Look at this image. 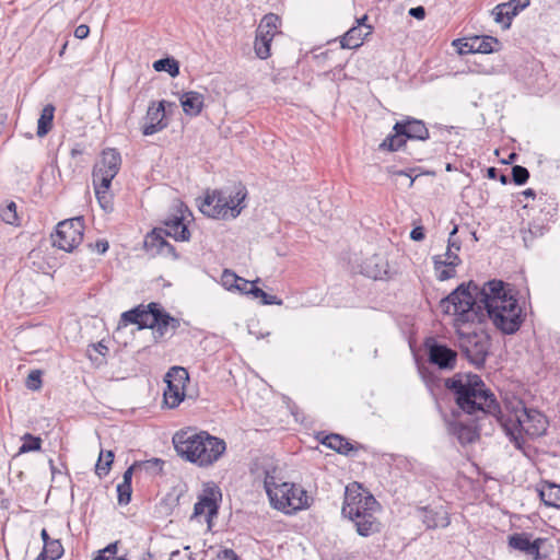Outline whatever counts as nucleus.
<instances>
[{
	"instance_id": "1",
	"label": "nucleus",
	"mask_w": 560,
	"mask_h": 560,
	"mask_svg": "<svg viewBox=\"0 0 560 560\" xmlns=\"http://www.w3.org/2000/svg\"><path fill=\"white\" fill-rule=\"evenodd\" d=\"M445 386L455 395L458 408L479 420L482 416L493 417L503 428L513 445L526 454L524 434L534 439L544 435L548 429L547 417L537 409L527 408L523 400L506 398L503 413L493 393L486 387L478 375L456 374L445 381Z\"/></svg>"
},
{
	"instance_id": "2",
	"label": "nucleus",
	"mask_w": 560,
	"mask_h": 560,
	"mask_svg": "<svg viewBox=\"0 0 560 560\" xmlns=\"http://www.w3.org/2000/svg\"><path fill=\"white\" fill-rule=\"evenodd\" d=\"M483 314L487 313L493 326L505 335L515 334L524 322V313L511 290L501 280L488 281L487 293H481Z\"/></svg>"
},
{
	"instance_id": "3",
	"label": "nucleus",
	"mask_w": 560,
	"mask_h": 560,
	"mask_svg": "<svg viewBox=\"0 0 560 560\" xmlns=\"http://www.w3.org/2000/svg\"><path fill=\"white\" fill-rule=\"evenodd\" d=\"M172 442L179 457L200 468L214 465L226 451L224 440L207 431L180 430L173 435Z\"/></svg>"
},
{
	"instance_id": "4",
	"label": "nucleus",
	"mask_w": 560,
	"mask_h": 560,
	"mask_svg": "<svg viewBox=\"0 0 560 560\" xmlns=\"http://www.w3.org/2000/svg\"><path fill=\"white\" fill-rule=\"evenodd\" d=\"M380 510L375 498L358 483L346 487L341 513L354 524L360 536L369 537L381 532L382 524L376 516Z\"/></svg>"
},
{
	"instance_id": "5",
	"label": "nucleus",
	"mask_w": 560,
	"mask_h": 560,
	"mask_svg": "<svg viewBox=\"0 0 560 560\" xmlns=\"http://www.w3.org/2000/svg\"><path fill=\"white\" fill-rule=\"evenodd\" d=\"M488 282L480 288L474 282L460 284L446 298L440 301V308L446 315L454 316L455 326L468 323H480L483 318L481 293H487Z\"/></svg>"
},
{
	"instance_id": "6",
	"label": "nucleus",
	"mask_w": 560,
	"mask_h": 560,
	"mask_svg": "<svg viewBox=\"0 0 560 560\" xmlns=\"http://www.w3.org/2000/svg\"><path fill=\"white\" fill-rule=\"evenodd\" d=\"M247 196L245 186L238 184L220 190L208 192L201 201L200 211L214 219L236 218L244 208Z\"/></svg>"
},
{
	"instance_id": "7",
	"label": "nucleus",
	"mask_w": 560,
	"mask_h": 560,
	"mask_svg": "<svg viewBox=\"0 0 560 560\" xmlns=\"http://www.w3.org/2000/svg\"><path fill=\"white\" fill-rule=\"evenodd\" d=\"M264 488L271 505L287 514L310 506V498L302 487L289 482H279V479L269 471L265 472Z\"/></svg>"
},
{
	"instance_id": "8",
	"label": "nucleus",
	"mask_w": 560,
	"mask_h": 560,
	"mask_svg": "<svg viewBox=\"0 0 560 560\" xmlns=\"http://www.w3.org/2000/svg\"><path fill=\"white\" fill-rule=\"evenodd\" d=\"M457 343L471 364L483 366L490 349V338L485 331H465L457 328Z\"/></svg>"
},
{
	"instance_id": "9",
	"label": "nucleus",
	"mask_w": 560,
	"mask_h": 560,
	"mask_svg": "<svg viewBox=\"0 0 560 560\" xmlns=\"http://www.w3.org/2000/svg\"><path fill=\"white\" fill-rule=\"evenodd\" d=\"M163 235L171 236L176 241H188L190 233L183 221V218L175 217L165 222V228L162 230H154L147 235L144 245L150 248H156L162 252L165 247L173 249V247L164 240Z\"/></svg>"
},
{
	"instance_id": "10",
	"label": "nucleus",
	"mask_w": 560,
	"mask_h": 560,
	"mask_svg": "<svg viewBox=\"0 0 560 560\" xmlns=\"http://www.w3.org/2000/svg\"><path fill=\"white\" fill-rule=\"evenodd\" d=\"M83 219L72 218L59 222L51 235L52 245L65 252H72L83 240Z\"/></svg>"
},
{
	"instance_id": "11",
	"label": "nucleus",
	"mask_w": 560,
	"mask_h": 560,
	"mask_svg": "<svg viewBox=\"0 0 560 560\" xmlns=\"http://www.w3.org/2000/svg\"><path fill=\"white\" fill-rule=\"evenodd\" d=\"M121 165V158L116 149H105L102 152L101 160L94 165L92 178L93 183L110 188L112 180L118 174Z\"/></svg>"
},
{
	"instance_id": "12",
	"label": "nucleus",
	"mask_w": 560,
	"mask_h": 560,
	"mask_svg": "<svg viewBox=\"0 0 560 560\" xmlns=\"http://www.w3.org/2000/svg\"><path fill=\"white\" fill-rule=\"evenodd\" d=\"M416 512L427 529L445 528L451 524L450 513L443 505L420 506Z\"/></svg>"
},
{
	"instance_id": "13",
	"label": "nucleus",
	"mask_w": 560,
	"mask_h": 560,
	"mask_svg": "<svg viewBox=\"0 0 560 560\" xmlns=\"http://www.w3.org/2000/svg\"><path fill=\"white\" fill-rule=\"evenodd\" d=\"M430 363L439 366L441 370H452L455 368L457 353L445 345L431 339L425 342Z\"/></svg>"
},
{
	"instance_id": "14",
	"label": "nucleus",
	"mask_w": 560,
	"mask_h": 560,
	"mask_svg": "<svg viewBox=\"0 0 560 560\" xmlns=\"http://www.w3.org/2000/svg\"><path fill=\"white\" fill-rule=\"evenodd\" d=\"M167 106H173V103L161 101L159 103H151L147 110L145 122L142 126V133L144 136H152L164 128L167 122L164 120L165 110Z\"/></svg>"
},
{
	"instance_id": "15",
	"label": "nucleus",
	"mask_w": 560,
	"mask_h": 560,
	"mask_svg": "<svg viewBox=\"0 0 560 560\" xmlns=\"http://www.w3.org/2000/svg\"><path fill=\"white\" fill-rule=\"evenodd\" d=\"M530 4L529 0H510L495 5L492 10L493 19L503 28H510L512 20Z\"/></svg>"
},
{
	"instance_id": "16",
	"label": "nucleus",
	"mask_w": 560,
	"mask_h": 560,
	"mask_svg": "<svg viewBox=\"0 0 560 560\" xmlns=\"http://www.w3.org/2000/svg\"><path fill=\"white\" fill-rule=\"evenodd\" d=\"M545 541V538L530 540V534L528 533H516L509 537V546L512 549L522 551L535 560H540L542 558L540 555V548Z\"/></svg>"
},
{
	"instance_id": "17",
	"label": "nucleus",
	"mask_w": 560,
	"mask_h": 560,
	"mask_svg": "<svg viewBox=\"0 0 560 560\" xmlns=\"http://www.w3.org/2000/svg\"><path fill=\"white\" fill-rule=\"evenodd\" d=\"M458 231L457 225L453 228L450 233L447 241V249L444 255H435L433 257V265L435 271H439L441 267H456L460 264L458 252L460 249V243L454 238Z\"/></svg>"
},
{
	"instance_id": "18",
	"label": "nucleus",
	"mask_w": 560,
	"mask_h": 560,
	"mask_svg": "<svg viewBox=\"0 0 560 560\" xmlns=\"http://www.w3.org/2000/svg\"><path fill=\"white\" fill-rule=\"evenodd\" d=\"M397 124H401L404 126V135L406 139L421 141L429 139V130L422 120L406 117L397 121Z\"/></svg>"
},
{
	"instance_id": "19",
	"label": "nucleus",
	"mask_w": 560,
	"mask_h": 560,
	"mask_svg": "<svg viewBox=\"0 0 560 560\" xmlns=\"http://www.w3.org/2000/svg\"><path fill=\"white\" fill-rule=\"evenodd\" d=\"M448 432L457 438L463 445L474 443L478 439L477 429L472 425L464 424L459 420H453L447 423Z\"/></svg>"
},
{
	"instance_id": "20",
	"label": "nucleus",
	"mask_w": 560,
	"mask_h": 560,
	"mask_svg": "<svg viewBox=\"0 0 560 560\" xmlns=\"http://www.w3.org/2000/svg\"><path fill=\"white\" fill-rule=\"evenodd\" d=\"M183 110L188 116H198L205 104V96L196 91H188L182 94L179 98Z\"/></svg>"
},
{
	"instance_id": "21",
	"label": "nucleus",
	"mask_w": 560,
	"mask_h": 560,
	"mask_svg": "<svg viewBox=\"0 0 560 560\" xmlns=\"http://www.w3.org/2000/svg\"><path fill=\"white\" fill-rule=\"evenodd\" d=\"M393 133L388 135L378 145L381 151L395 152L401 149L406 143V137L404 135L405 129L401 124H395L393 127Z\"/></svg>"
},
{
	"instance_id": "22",
	"label": "nucleus",
	"mask_w": 560,
	"mask_h": 560,
	"mask_svg": "<svg viewBox=\"0 0 560 560\" xmlns=\"http://www.w3.org/2000/svg\"><path fill=\"white\" fill-rule=\"evenodd\" d=\"M372 26H365V31L360 26H352L341 38V47L354 49L363 44L366 36L372 33Z\"/></svg>"
},
{
	"instance_id": "23",
	"label": "nucleus",
	"mask_w": 560,
	"mask_h": 560,
	"mask_svg": "<svg viewBox=\"0 0 560 560\" xmlns=\"http://www.w3.org/2000/svg\"><path fill=\"white\" fill-rule=\"evenodd\" d=\"M538 495L545 505L560 509V486L544 481L537 488Z\"/></svg>"
},
{
	"instance_id": "24",
	"label": "nucleus",
	"mask_w": 560,
	"mask_h": 560,
	"mask_svg": "<svg viewBox=\"0 0 560 560\" xmlns=\"http://www.w3.org/2000/svg\"><path fill=\"white\" fill-rule=\"evenodd\" d=\"M279 26H280V19L278 15L273 14V13H269V14H266L258 27H257V31H256V34L258 36H262L265 38H268L270 40L273 39V37L280 33L279 32Z\"/></svg>"
},
{
	"instance_id": "25",
	"label": "nucleus",
	"mask_w": 560,
	"mask_h": 560,
	"mask_svg": "<svg viewBox=\"0 0 560 560\" xmlns=\"http://www.w3.org/2000/svg\"><path fill=\"white\" fill-rule=\"evenodd\" d=\"M521 195L524 198H532L533 201L536 202V205L526 203L524 206L525 208L537 207L540 209V211H546V214H548V215H552L553 212L556 211V203H555L553 198H550L546 195H540L538 198H536V192L532 188L524 190Z\"/></svg>"
},
{
	"instance_id": "26",
	"label": "nucleus",
	"mask_w": 560,
	"mask_h": 560,
	"mask_svg": "<svg viewBox=\"0 0 560 560\" xmlns=\"http://www.w3.org/2000/svg\"><path fill=\"white\" fill-rule=\"evenodd\" d=\"M156 325H154V330L162 337L168 332H174L180 325L179 319L171 316L166 313L161 306L159 308Z\"/></svg>"
},
{
	"instance_id": "27",
	"label": "nucleus",
	"mask_w": 560,
	"mask_h": 560,
	"mask_svg": "<svg viewBox=\"0 0 560 560\" xmlns=\"http://www.w3.org/2000/svg\"><path fill=\"white\" fill-rule=\"evenodd\" d=\"M159 303H150L147 306L140 305V319H139V329L142 328H154V325L159 323Z\"/></svg>"
},
{
	"instance_id": "28",
	"label": "nucleus",
	"mask_w": 560,
	"mask_h": 560,
	"mask_svg": "<svg viewBox=\"0 0 560 560\" xmlns=\"http://www.w3.org/2000/svg\"><path fill=\"white\" fill-rule=\"evenodd\" d=\"M322 444L343 455H348L353 450L347 439L335 433L326 435L322 440Z\"/></svg>"
},
{
	"instance_id": "29",
	"label": "nucleus",
	"mask_w": 560,
	"mask_h": 560,
	"mask_svg": "<svg viewBox=\"0 0 560 560\" xmlns=\"http://www.w3.org/2000/svg\"><path fill=\"white\" fill-rule=\"evenodd\" d=\"M214 491L211 490L209 494L203 495L199 499V501L195 504L194 514L195 515H208L212 516L217 514L218 505L215 499L213 498Z\"/></svg>"
},
{
	"instance_id": "30",
	"label": "nucleus",
	"mask_w": 560,
	"mask_h": 560,
	"mask_svg": "<svg viewBox=\"0 0 560 560\" xmlns=\"http://www.w3.org/2000/svg\"><path fill=\"white\" fill-rule=\"evenodd\" d=\"M55 115V106L52 104H47L42 109L40 116L37 121V136L44 137L46 136L51 127Z\"/></svg>"
},
{
	"instance_id": "31",
	"label": "nucleus",
	"mask_w": 560,
	"mask_h": 560,
	"mask_svg": "<svg viewBox=\"0 0 560 560\" xmlns=\"http://www.w3.org/2000/svg\"><path fill=\"white\" fill-rule=\"evenodd\" d=\"M363 273L372 279H381L386 275V264L382 258L374 256L364 262Z\"/></svg>"
},
{
	"instance_id": "32",
	"label": "nucleus",
	"mask_w": 560,
	"mask_h": 560,
	"mask_svg": "<svg viewBox=\"0 0 560 560\" xmlns=\"http://www.w3.org/2000/svg\"><path fill=\"white\" fill-rule=\"evenodd\" d=\"M188 378L189 376L186 369L180 366H173L166 373L165 383L175 387L178 386L185 388Z\"/></svg>"
},
{
	"instance_id": "33",
	"label": "nucleus",
	"mask_w": 560,
	"mask_h": 560,
	"mask_svg": "<svg viewBox=\"0 0 560 560\" xmlns=\"http://www.w3.org/2000/svg\"><path fill=\"white\" fill-rule=\"evenodd\" d=\"M166 385V389L164 390V404L168 408H176L184 400L185 388Z\"/></svg>"
},
{
	"instance_id": "34",
	"label": "nucleus",
	"mask_w": 560,
	"mask_h": 560,
	"mask_svg": "<svg viewBox=\"0 0 560 560\" xmlns=\"http://www.w3.org/2000/svg\"><path fill=\"white\" fill-rule=\"evenodd\" d=\"M498 44V40L493 37H472L470 38V48L468 50H475L479 54H490L493 51V45Z\"/></svg>"
},
{
	"instance_id": "35",
	"label": "nucleus",
	"mask_w": 560,
	"mask_h": 560,
	"mask_svg": "<svg viewBox=\"0 0 560 560\" xmlns=\"http://www.w3.org/2000/svg\"><path fill=\"white\" fill-rule=\"evenodd\" d=\"M153 69L159 72L165 71L173 78L179 74V65L173 58H163L154 61Z\"/></svg>"
},
{
	"instance_id": "36",
	"label": "nucleus",
	"mask_w": 560,
	"mask_h": 560,
	"mask_svg": "<svg viewBox=\"0 0 560 560\" xmlns=\"http://www.w3.org/2000/svg\"><path fill=\"white\" fill-rule=\"evenodd\" d=\"M165 462L161 458H151L148 460L136 462L139 470H143L149 475H159L163 470Z\"/></svg>"
},
{
	"instance_id": "37",
	"label": "nucleus",
	"mask_w": 560,
	"mask_h": 560,
	"mask_svg": "<svg viewBox=\"0 0 560 560\" xmlns=\"http://www.w3.org/2000/svg\"><path fill=\"white\" fill-rule=\"evenodd\" d=\"M113 460L114 453L112 451L101 452L98 460L95 465V472L97 474V476H106L109 472Z\"/></svg>"
},
{
	"instance_id": "38",
	"label": "nucleus",
	"mask_w": 560,
	"mask_h": 560,
	"mask_svg": "<svg viewBox=\"0 0 560 560\" xmlns=\"http://www.w3.org/2000/svg\"><path fill=\"white\" fill-rule=\"evenodd\" d=\"M23 443L19 448V454L39 451L42 447V439L31 433H25L22 438Z\"/></svg>"
},
{
	"instance_id": "39",
	"label": "nucleus",
	"mask_w": 560,
	"mask_h": 560,
	"mask_svg": "<svg viewBox=\"0 0 560 560\" xmlns=\"http://www.w3.org/2000/svg\"><path fill=\"white\" fill-rule=\"evenodd\" d=\"M96 198L101 205V207L105 210H112V196L109 194V188H105L97 183H93Z\"/></svg>"
},
{
	"instance_id": "40",
	"label": "nucleus",
	"mask_w": 560,
	"mask_h": 560,
	"mask_svg": "<svg viewBox=\"0 0 560 560\" xmlns=\"http://www.w3.org/2000/svg\"><path fill=\"white\" fill-rule=\"evenodd\" d=\"M271 42L272 40H270L268 38H265L262 36H258L256 34L254 48H255V52H256L258 58L267 59L270 56V44H271Z\"/></svg>"
},
{
	"instance_id": "41",
	"label": "nucleus",
	"mask_w": 560,
	"mask_h": 560,
	"mask_svg": "<svg viewBox=\"0 0 560 560\" xmlns=\"http://www.w3.org/2000/svg\"><path fill=\"white\" fill-rule=\"evenodd\" d=\"M238 281H241V277H238L235 272L225 269L221 276L222 285L229 290L234 291L236 287H238Z\"/></svg>"
},
{
	"instance_id": "42",
	"label": "nucleus",
	"mask_w": 560,
	"mask_h": 560,
	"mask_svg": "<svg viewBox=\"0 0 560 560\" xmlns=\"http://www.w3.org/2000/svg\"><path fill=\"white\" fill-rule=\"evenodd\" d=\"M43 550L50 556V559L57 560L63 555V547L58 539L46 541Z\"/></svg>"
},
{
	"instance_id": "43",
	"label": "nucleus",
	"mask_w": 560,
	"mask_h": 560,
	"mask_svg": "<svg viewBox=\"0 0 560 560\" xmlns=\"http://www.w3.org/2000/svg\"><path fill=\"white\" fill-rule=\"evenodd\" d=\"M253 299H261V304H264V305H281L282 304V300H280L278 296L267 294L264 290H261L259 288L255 289L253 291Z\"/></svg>"
},
{
	"instance_id": "44",
	"label": "nucleus",
	"mask_w": 560,
	"mask_h": 560,
	"mask_svg": "<svg viewBox=\"0 0 560 560\" xmlns=\"http://www.w3.org/2000/svg\"><path fill=\"white\" fill-rule=\"evenodd\" d=\"M528 177H529V172L527 171L526 167L521 166V165H515L512 168V178L516 185L525 184L527 182Z\"/></svg>"
},
{
	"instance_id": "45",
	"label": "nucleus",
	"mask_w": 560,
	"mask_h": 560,
	"mask_svg": "<svg viewBox=\"0 0 560 560\" xmlns=\"http://www.w3.org/2000/svg\"><path fill=\"white\" fill-rule=\"evenodd\" d=\"M140 319V306H137L130 311L121 314L120 324L127 326L128 324H137L139 326Z\"/></svg>"
},
{
	"instance_id": "46",
	"label": "nucleus",
	"mask_w": 560,
	"mask_h": 560,
	"mask_svg": "<svg viewBox=\"0 0 560 560\" xmlns=\"http://www.w3.org/2000/svg\"><path fill=\"white\" fill-rule=\"evenodd\" d=\"M259 281V279L255 281H249L241 277V281H238V287H236L234 291H238L242 294L250 295L253 298V291L255 289H258V287H256V283Z\"/></svg>"
},
{
	"instance_id": "47",
	"label": "nucleus",
	"mask_w": 560,
	"mask_h": 560,
	"mask_svg": "<svg viewBox=\"0 0 560 560\" xmlns=\"http://www.w3.org/2000/svg\"><path fill=\"white\" fill-rule=\"evenodd\" d=\"M131 485L119 483L117 486L118 502L119 504H128L131 500Z\"/></svg>"
},
{
	"instance_id": "48",
	"label": "nucleus",
	"mask_w": 560,
	"mask_h": 560,
	"mask_svg": "<svg viewBox=\"0 0 560 560\" xmlns=\"http://www.w3.org/2000/svg\"><path fill=\"white\" fill-rule=\"evenodd\" d=\"M2 220L8 224H14L18 220L16 205L10 202L7 208L2 211Z\"/></svg>"
},
{
	"instance_id": "49",
	"label": "nucleus",
	"mask_w": 560,
	"mask_h": 560,
	"mask_svg": "<svg viewBox=\"0 0 560 560\" xmlns=\"http://www.w3.org/2000/svg\"><path fill=\"white\" fill-rule=\"evenodd\" d=\"M42 380H40V371L35 370L32 371L26 380V387L32 390H36L40 387Z\"/></svg>"
},
{
	"instance_id": "50",
	"label": "nucleus",
	"mask_w": 560,
	"mask_h": 560,
	"mask_svg": "<svg viewBox=\"0 0 560 560\" xmlns=\"http://www.w3.org/2000/svg\"><path fill=\"white\" fill-rule=\"evenodd\" d=\"M455 267H441L439 271H436V278L440 281H445L455 276Z\"/></svg>"
},
{
	"instance_id": "51",
	"label": "nucleus",
	"mask_w": 560,
	"mask_h": 560,
	"mask_svg": "<svg viewBox=\"0 0 560 560\" xmlns=\"http://www.w3.org/2000/svg\"><path fill=\"white\" fill-rule=\"evenodd\" d=\"M89 34H90V28L86 24H81V25L77 26L74 30V36L78 39H84L89 36Z\"/></svg>"
},
{
	"instance_id": "52",
	"label": "nucleus",
	"mask_w": 560,
	"mask_h": 560,
	"mask_svg": "<svg viewBox=\"0 0 560 560\" xmlns=\"http://www.w3.org/2000/svg\"><path fill=\"white\" fill-rule=\"evenodd\" d=\"M139 469L138 466H136V462L133 465H131L129 468H127L122 475V482L126 485H131L132 474L135 470Z\"/></svg>"
},
{
	"instance_id": "53",
	"label": "nucleus",
	"mask_w": 560,
	"mask_h": 560,
	"mask_svg": "<svg viewBox=\"0 0 560 560\" xmlns=\"http://www.w3.org/2000/svg\"><path fill=\"white\" fill-rule=\"evenodd\" d=\"M424 236V229L422 226H416L410 232V238L417 242L422 241Z\"/></svg>"
},
{
	"instance_id": "54",
	"label": "nucleus",
	"mask_w": 560,
	"mask_h": 560,
	"mask_svg": "<svg viewBox=\"0 0 560 560\" xmlns=\"http://www.w3.org/2000/svg\"><path fill=\"white\" fill-rule=\"evenodd\" d=\"M409 14L415 19L422 20L425 16V10L421 5L415 7L409 10Z\"/></svg>"
},
{
	"instance_id": "55",
	"label": "nucleus",
	"mask_w": 560,
	"mask_h": 560,
	"mask_svg": "<svg viewBox=\"0 0 560 560\" xmlns=\"http://www.w3.org/2000/svg\"><path fill=\"white\" fill-rule=\"evenodd\" d=\"M117 553V542L109 544L106 548H104L100 555L112 556L115 557Z\"/></svg>"
},
{
	"instance_id": "56",
	"label": "nucleus",
	"mask_w": 560,
	"mask_h": 560,
	"mask_svg": "<svg viewBox=\"0 0 560 560\" xmlns=\"http://www.w3.org/2000/svg\"><path fill=\"white\" fill-rule=\"evenodd\" d=\"M222 560H240L236 553L231 549H225L222 551Z\"/></svg>"
},
{
	"instance_id": "57",
	"label": "nucleus",
	"mask_w": 560,
	"mask_h": 560,
	"mask_svg": "<svg viewBox=\"0 0 560 560\" xmlns=\"http://www.w3.org/2000/svg\"><path fill=\"white\" fill-rule=\"evenodd\" d=\"M93 348L96 352H98L102 355H105L108 351V348L103 342H97L96 345H93Z\"/></svg>"
},
{
	"instance_id": "58",
	"label": "nucleus",
	"mask_w": 560,
	"mask_h": 560,
	"mask_svg": "<svg viewBox=\"0 0 560 560\" xmlns=\"http://www.w3.org/2000/svg\"><path fill=\"white\" fill-rule=\"evenodd\" d=\"M470 48V39H468L467 42L463 43L460 45V47L458 48V51L459 54H475V50H468Z\"/></svg>"
},
{
	"instance_id": "59",
	"label": "nucleus",
	"mask_w": 560,
	"mask_h": 560,
	"mask_svg": "<svg viewBox=\"0 0 560 560\" xmlns=\"http://www.w3.org/2000/svg\"><path fill=\"white\" fill-rule=\"evenodd\" d=\"M97 252L101 254H104L108 249V242L107 241H97L96 243Z\"/></svg>"
},
{
	"instance_id": "60",
	"label": "nucleus",
	"mask_w": 560,
	"mask_h": 560,
	"mask_svg": "<svg viewBox=\"0 0 560 560\" xmlns=\"http://www.w3.org/2000/svg\"><path fill=\"white\" fill-rule=\"evenodd\" d=\"M366 21H368V15H363L362 18L357 20L355 26H360L365 31V26H370L369 24L365 23Z\"/></svg>"
},
{
	"instance_id": "61",
	"label": "nucleus",
	"mask_w": 560,
	"mask_h": 560,
	"mask_svg": "<svg viewBox=\"0 0 560 560\" xmlns=\"http://www.w3.org/2000/svg\"><path fill=\"white\" fill-rule=\"evenodd\" d=\"M487 176L490 179H495L498 176V170L495 167H489L487 170Z\"/></svg>"
},
{
	"instance_id": "62",
	"label": "nucleus",
	"mask_w": 560,
	"mask_h": 560,
	"mask_svg": "<svg viewBox=\"0 0 560 560\" xmlns=\"http://www.w3.org/2000/svg\"><path fill=\"white\" fill-rule=\"evenodd\" d=\"M71 156L72 158H75L78 155H81L83 153V149L80 148V145H75L74 148L71 149Z\"/></svg>"
},
{
	"instance_id": "63",
	"label": "nucleus",
	"mask_w": 560,
	"mask_h": 560,
	"mask_svg": "<svg viewBox=\"0 0 560 560\" xmlns=\"http://www.w3.org/2000/svg\"><path fill=\"white\" fill-rule=\"evenodd\" d=\"M94 560H120V558H116V557H112V556L98 555Z\"/></svg>"
},
{
	"instance_id": "64",
	"label": "nucleus",
	"mask_w": 560,
	"mask_h": 560,
	"mask_svg": "<svg viewBox=\"0 0 560 560\" xmlns=\"http://www.w3.org/2000/svg\"><path fill=\"white\" fill-rule=\"evenodd\" d=\"M40 537L43 539L44 545L46 544V541H51L52 540V539L49 538L48 533H47V530L45 528L42 529Z\"/></svg>"
}]
</instances>
